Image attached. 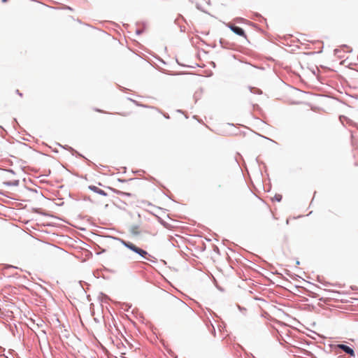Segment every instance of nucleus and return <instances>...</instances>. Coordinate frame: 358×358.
Listing matches in <instances>:
<instances>
[{"label":"nucleus","instance_id":"2eb2a0df","mask_svg":"<svg viewBox=\"0 0 358 358\" xmlns=\"http://www.w3.org/2000/svg\"><path fill=\"white\" fill-rule=\"evenodd\" d=\"M225 25H226L229 29H230V30H231V31H233V29H234V27H236V25H234V24H231V23H226V24H225Z\"/></svg>","mask_w":358,"mask_h":358},{"label":"nucleus","instance_id":"4468645a","mask_svg":"<svg viewBox=\"0 0 358 358\" xmlns=\"http://www.w3.org/2000/svg\"><path fill=\"white\" fill-rule=\"evenodd\" d=\"M234 20V22H236L237 23H241V22H243L244 21H245V20L244 18L240 17H236Z\"/></svg>","mask_w":358,"mask_h":358},{"label":"nucleus","instance_id":"9b49d317","mask_svg":"<svg viewBox=\"0 0 358 358\" xmlns=\"http://www.w3.org/2000/svg\"><path fill=\"white\" fill-rule=\"evenodd\" d=\"M58 145H59V146H60V147H62V148H64V149H65V150H66L69 151L71 153L72 152H74V151H75V149H74V148H73L72 147H71V146H69V145H62L61 144L58 143Z\"/></svg>","mask_w":358,"mask_h":358},{"label":"nucleus","instance_id":"b1692460","mask_svg":"<svg viewBox=\"0 0 358 358\" xmlns=\"http://www.w3.org/2000/svg\"><path fill=\"white\" fill-rule=\"evenodd\" d=\"M16 93H17L19 96H22V93H21L18 90H16Z\"/></svg>","mask_w":358,"mask_h":358},{"label":"nucleus","instance_id":"f257e3e1","mask_svg":"<svg viewBox=\"0 0 358 358\" xmlns=\"http://www.w3.org/2000/svg\"><path fill=\"white\" fill-rule=\"evenodd\" d=\"M333 350L336 353L339 354L341 352H344L345 355H348L350 358L355 357V352L354 349L345 344L338 343L334 345L332 347Z\"/></svg>","mask_w":358,"mask_h":358},{"label":"nucleus","instance_id":"bb28decb","mask_svg":"<svg viewBox=\"0 0 358 358\" xmlns=\"http://www.w3.org/2000/svg\"><path fill=\"white\" fill-rule=\"evenodd\" d=\"M8 172H10V173H13V174H15L14 171H13V170H12V169H8Z\"/></svg>","mask_w":358,"mask_h":358},{"label":"nucleus","instance_id":"f03ea898","mask_svg":"<svg viewBox=\"0 0 358 358\" xmlns=\"http://www.w3.org/2000/svg\"><path fill=\"white\" fill-rule=\"evenodd\" d=\"M134 252L146 260H148L153 263L157 262V259L155 257L152 256L146 250H145L139 247H137V248Z\"/></svg>","mask_w":358,"mask_h":358},{"label":"nucleus","instance_id":"f704fd0d","mask_svg":"<svg viewBox=\"0 0 358 358\" xmlns=\"http://www.w3.org/2000/svg\"><path fill=\"white\" fill-rule=\"evenodd\" d=\"M212 333L214 334V335H215L216 332H215V329L213 328V330L212 331Z\"/></svg>","mask_w":358,"mask_h":358},{"label":"nucleus","instance_id":"6ab92c4d","mask_svg":"<svg viewBox=\"0 0 358 358\" xmlns=\"http://www.w3.org/2000/svg\"><path fill=\"white\" fill-rule=\"evenodd\" d=\"M5 352V348L0 346V357H1L3 355V352Z\"/></svg>","mask_w":358,"mask_h":358},{"label":"nucleus","instance_id":"393cba45","mask_svg":"<svg viewBox=\"0 0 358 358\" xmlns=\"http://www.w3.org/2000/svg\"><path fill=\"white\" fill-rule=\"evenodd\" d=\"M164 117H165V118H166V119H169V118H170V117H169V114H164Z\"/></svg>","mask_w":358,"mask_h":358},{"label":"nucleus","instance_id":"412c9836","mask_svg":"<svg viewBox=\"0 0 358 358\" xmlns=\"http://www.w3.org/2000/svg\"><path fill=\"white\" fill-rule=\"evenodd\" d=\"M117 181H118V182H127V180H125V179H122V178H118V179H117Z\"/></svg>","mask_w":358,"mask_h":358},{"label":"nucleus","instance_id":"dca6fc26","mask_svg":"<svg viewBox=\"0 0 358 358\" xmlns=\"http://www.w3.org/2000/svg\"><path fill=\"white\" fill-rule=\"evenodd\" d=\"M343 48H347L348 49V52H352V49L351 48H350L349 46H348L347 45H343L341 46Z\"/></svg>","mask_w":358,"mask_h":358},{"label":"nucleus","instance_id":"a211bd4d","mask_svg":"<svg viewBox=\"0 0 358 358\" xmlns=\"http://www.w3.org/2000/svg\"><path fill=\"white\" fill-rule=\"evenodd\" d=\"M196 8L202 12H204V13H207L206 11H205L202 8L201 6L199 5V4H196Z\"/></svg>","mask_w":358,"mask_h":358},{"label":"nucleus","instance_id":"473e14b6","mask_svg":"<svg viewBox=\"0 0 358 358\" xmlns=\"http://www.w3.org/2000/svg\"><path fill=\"white\" fill-rule=\"evenodd\" d=\"M296 265H299V264H300V262H299V260H296Z\"/></svg>","mask_w":358,"mask_h":358},{"label":"nucleus","instance_id":"ddd939ff","mask_svg":"<svg viewBox=\"0 0 358 358\" xmlns=\"http://www.w3.org/2000/svg\"><path fill=\"white\" fill-rule=\"evenodd\" d=\"M334 55L340 58L343 57V56L341 55V50L340 49L336 48L334 50Z\"/></svg>","mask_w":358,"mask_h":358},{"label":"nucleus","instance_id":"6e6552de","mask_svg":"<svg viewBox=\"0 0 358 358\" xmlns=\"http://www.w3.org/2000/svg\"><path fill=\"white\" fill-rule=\"evenodd\" d=\"M71 154L73 155H75L76 157H82V158L85 159L87 162L88 164H92V162L90 160L87 159L84 155H83L81 153H80L79 152H78L76 150L74 152H72Z\"/></svg>","mask_w":358,"mask_h":358},{"label":"nucleus","instance_id":"f3484780","mask_svg":"<svg viewBox=\"0 0 358 358\" xmlns=\"http://www.w3.org/2000/svg\"><path fill=\"white\" fill-rule=\"evenodd\" d=\"M143 32V29H137L136 30V34L137 35H141Z\"/></svg>","mask_w":358,"mask_h":358},{"label":"nucleus","instance_id":"f8f14e48","mask_svg":"<svg viewBox=\"0 0 358 358\" xmlns=\"http://www.w3.org/2000/svg\"><path fill=\"white\" fill-rule=\"evenodd\" d=\"M273 199L278 202H280L282 199V196L280 194H275L273 197Z\"/></svg>","mask_w":358,"mask_h":358},{"label":"nucleus","instance_id":"58836bf2","mask_svg":"<svg viewBox=\"0 0 358 358\" xmlns=\"http://www.w3.org/2000/svg\"><path fill=\"white\" fill-rule=\"evenodd\" d=\"M130 101L134 102V103H136V101L133 100L132 99H129Z\"/></svg>","mask_w":358,"mask_h":358},{"label":"nucleus","instance_id":"cd10ccee","mask_svg":"<svg viewBox=\"0 0 358 358\" xmlns=\"http://www.w3.org/2000/svg\"><path fill=\"white\" fill-rule=\"evenodd\" d=\"M14 352H15L14 350H9V353H10V354H13V353H14Z\"/></svg>","mask_w":358,"mask_h":358},{"label":"nucleus","instance_id":"39448f33","mask_svg":"<svg viewBox=\"0 0 358 358\" xmlns=\"http://www.w3.org/2000/svg\"><path fill=\"white\" fill-rule=\"evenodd\" d=\"M120 241L124 247H126L129 250L133 251L134 252H135V250H136V248L138 247L135 244H134L133 243L129 242V241H124L122 239H120Z\"/></svg>","mask_w":358,"mask_h":358},{"label":"nucleus","instance_id":"c85d7f7f","mask_svg":"<svg viewBox=\"0 0 358 358\" xmlns=\"http://www.w3.org/2000/svg\"><path fill=\"white\" fill-rule=\"evenodd\" d=\"M7 267H8V268H16V267L13 266H11V265H8V266H7Z\"/></svg>","mask_w":358,"mask_h":358},{"label":"nucleus","instance_id":"a19ab883","mask_svg":"<svg viewBox=\"0 0 358 358\" xmlns=\"http://www.w3.org/2000/svg\"><path fill=\"white\" fill-rule=\"evenodd\" d=\"M178 113H182L181 110H177Z\"/></svg>","mask_w":358,"mask_h":358},{"label":"nucleus","instance_id":"ea45409f","mask_svg":"<svg viewBox=\"0 0 358 358\" xmlns=\"http://www.w3.org/2000/svg\"><path fill=\"white\" fill-rule=\"evenodd\" d=\"M15 355L17 357H14V358H20L17 354H15Z\"/></svg>","mask_w":358,"mask_h":358},{"label":"nucleus","instance_id":"c9c22d12","mask_svg":"<svg viewBox=\"0 0 358 358\" xmlns=\"http://www.w3.org/2000/svg\"><path fill=\"white\" fill-rule=\"evenodd\" d=\"M66 8L69 9V10H72V8L71 7H69V6H66Z\"/></svg>","mask_w":358,"mask_h":358},{"label":"nucleus","instance_id":"4be33fe9","mask_svg":"<svg viewBox=\"0 0 358 358\" xmlns=\"http://www.w3.org/2000/svg\"><path fill=\"white\" fill-rule=\"evenodd\" d=\"M188 310H189L190 311H192V310L189 307L187 306L185 303H184L182 301H180Z\"/></svg>","mask_w":358,"mask_h":358},{"label":"nucleus","instance_id":"7c9ffc66","mask_svg":"<svg viewBox=\"0 0 358 358\" xmlns=\"http://www.w3.org/2000/svg\"><path fill=\"white\" fill-rule=\"evenodd\" d=\"M352 289L353 290H356L357 289V287L355 286H353V287H351Z\"/></svg>","mask_w":358,"mask_h":358},{"label":"nucleus","instance_id":"72a5a7b5","mask_svg":"<svg viewBox=\"0 0 358 358\" xmlns=\"http://www.w3.org/2000/svg\"><path fill=\"white\" fill-rule=\"evenodd\" d=\"M95 110H96V111H97V112H102V110H101L98 109V108L95 109Z\"/></svg>","mask_w":358,"mask_h":358},{"label":"nucleus","instance_id":"c756f323","mask_svg":"<svg viewBox=\"0 0 358 358\" xmlns=\"http://www.w3.org/2000/svg\"><path fill=\"white\" fill-rule=\"evenodd\" d=\"M13 122H14L15 124H18V122H17V120H16L15 118H14V119H13Z\"/></svg>","mask_w":358,"mask_h":358},{"label":"nucleus","instance_id":"a878e982","mask_svg":"<svg viewBox=\"0 0 358 358\" xmlns=\"http://www.w3.org/2000/svg\"><path fill=\"white\" fill-rule=\"evenodd\" d=\"M0 194L1 195H3V196H6L3 190H0Z\"/></svg>","mask_w":358,"mask_h":358},{"label":"nucleus","instance_id":"20e7f679","mask_svg":"<svg viewBox=\"0 0 358 358\" xmlns=\"http://www.w3.org/2000/svg\"><path fill=\"white\" fill-rule=\"evenodd\" d=\"M88 189L98 194L101 195V196H108V194L104 190L97 187L95 185H89Z\"/></svg>","mask_w":358,"mask_h":358},{"label":"nucleus","instance_id":"aec40b11","mask_svg":"<svg viewBox=\"0 0 358 358\" xmlns=\"http://www.w3.org/2000/svg\"><path fill=\"white\" fill-rule=\"evenodd\" d=\"M134 229H138V226H134V227H133V228H132V233H133L134 234L138 235V232L135 231H134Z\"/></svg>","mask_w":358,"mask_h":358},{"label":"nucleus","instance_id":"0eeeda50","mask_svg":"<svg viewBox=\"0 0 358 358\" xmlns=\"http://www.w3.org/2000/svg\"><path fill=\"white\" fill-rule=\"evenodd\" d=\"M3 184L6 186H15L17 187L20 184L19 180H15L13 181H5L3 182Z\"/></svg>","mask_w":358,"mask_h":358},{"label":"nucleus","instance_id":"4c0bfd02","mask_svg":"<svg viewBox=\"0 0 358 358\" xmlns=\"http://www.w3.org/2000/svg\"><path fill=\"white\" fill-rule=\"evenodd\" d=\"M1 1H2L3 3H6V2L8 1V0H1Z\"/></svg>","mask_w":358,"mask_h":358},{"label":"nucleus","instance_id":"e433bc0d","mask_svg":"<svg viewBox=\"0 0 358 358\" xmlns=\"http://www.w3.org/2000/svg\"><path fill=\"white\" fill-rule=\"evenodd\" d=\"M2 356H3V357H4V358H9V357H8V356L5 355L4 354H3Z\"/></svg>","mask_w":358,"mask_h":358},{"label":"nucleus","instance_id":"7ed1b4c3","mask_svg":"<svg viewBox=\"0 0 358 358\" xmlns=\"http://www.w3.org/2000/svg\"><path fill=\"white\" fill-rule=\"evenodd\" d=\"M219 42H220L221 47L224 49H228V50H234L235 49L234 48L235 44L233 43H230L225 39L220 38Z\"/></svg>","mask_w":358,"mask_h":358},{"label":"nucleus","instance_id":"9d476101","mask_svg":"<svg viewBox=\"0 0 358 358\" xmlns=\"http://www.w3.org/2000/svg\"><path fill=\"white\" fill-rule=\"evenodd\" d=\"M249 90H250V92L253 93V94H262V90H260L259 88H256V87H250Z\"/></svg>","mask_w":358,"mask_h":358},{"label":"nucleus","instance_id":"1a4fd4ad","mask_svg":"<svg viewBox=\"0 0 358 358\" xmlns=\"http://www.w3.org/2000/svg\"><path fill=\"white\" fill-rule=\"evenodd\" d=\"M110 189L111 190H113L115 193H116L117 194L120 195V196H131V195H132L129 192H122L120 190H117V189H115L113 188H110Z\"/></svg>","mask_w":358,"mask_h":358},{"label":"nucleus","instance_id":"423d86ee","mask_svg":"<svg viewBox=\"0 0 358 358\" xmlns=\"http://www.w3.org/2000/svg\"><path fill=\"white\" fill-rule=\"evenodd\" d=\"M233 32L238 36L244 37L248 41L245 30L243 28L236 26L233 29Z\"/></svg>","mask_w":358,"mask_h":358},{"label":"nucleus","instance_id":"5701e85b","mask_svg":"<svg viewBox=\"0 0 358 358\" xmlns=\"http://www.w3.org/2000/svg\"><path fill=\"white\" fill-rule=\"evenodd\" d=\"M85 201H91V199L89 196H85L84 199H83Z\"/></svg>","mask_w":358,"mask_h":358},{"label":"nucleus","instance_id":"2f4dec72","mask_svg":"<svg viewBox=\"0 0 358 358\" xmlns=\"http://www.w3.org/2000/svg\"><path fill=\"white\" fill-rule=\"evenodd\" d=\"M180 31H182V32L185 31V29H183L182 27H180Z\"/></svg>","mask_w":358,"mask_h":358}]
</instances>
